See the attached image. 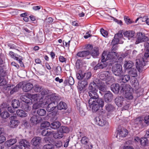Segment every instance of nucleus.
I'll use <instances>...</instances> for the list:
<instances>
[{
	"label": "nucleus",
	"instance_id": "f257e3e1",
	"mask_svg": "<svg viewBox=\"0 0 149 149\" xmlns=\"http://www.w3.org/2000/svg\"><path fill=\"white\" fill-rule=\"evenodd\" d=\"M149 57V49H146L144 56L140 58H138L136 59V68L138 71L141 69L145 65V61Z\"/></svg>",
	"mask_w": 149,
	"mask_h": 149
},
{
	"label": "nucleus",
	"instance_id": "f03ea898",
	"mask_svg": "<svg viewBox=\"0 0 149 149\" xmlns=\"http://www.w3.org/2000/svg\"><path fill=\"white\" fill-rule=\"evenodd\" d=\"M117 54L115 52H109L107 54H106V52L104 51L102 54L101 58H104L105 60V62L108 60H110V64L112 65L117 62V58H118Z\"/></svg>",
	"mask_w": 149,
	"mask_h": 149
},
{
	"label": "nucleus",
	"instance_id": "7ed1b4c3",
	"mask_svg": "<svg viewBox=\"0 0 149 149\" xmlns=\"http://www.w3.org/2000/svg\"><path fill=\"white\" fill-rule=\"evenodd\" d=\"M112 71L116 76H120L123 74L122 67L120 64H116L112 68Z\"/></svg>",
	"mask_w": 149,
	"mask_h": 149
},
{
	"label": "nucleus",
	"instance_id": "20e7f679",
	"mask_svg": "<svg viewBox=\"0 0 149 149\" xmlns=\"http://www.w3.org/2000/svg\"><path fill=\"white\" fill-rule=\"evenodd\" d=\"M148 39V38L145 36L144 33H142L141 32H139L137 33V38L135 44H137L146 41Z\"/></svg>",
	"mask_w": 149,
	"mask_h": 149
},
{
	"label": "nucleus",
	"instance_id": "39448f33",
	"mask_svg": "<svg viewBox=\"0 0 149 149\" xmlns=\"http://www.w3.org/2000/svg\"><path fill=\"white\" fill-rule=\"evenodd\" d=\"M101 62H99L93 68L94 70H97L99 69H103L106 68L107 64L105 62V60L104 58H101Z\"/></svg>",
	"mask_w": 149,
	"mask_h": 149
},
{
	"label": "nucleus",
	"instance_id": "423d86ee",
	"mask_svg": "<svg viewBox=\"0 0 149 149\" xmlns=\"http://www.w3.org/2000/svg\"><path fill=\"white\" fill-rule=\"evenodd\" d=\"M97 90L94 91H89L88 94L91 98L89 99L88 102V103H91L93 101L96 100L99 97L98 94L97 93Z\"/></svg>",
	"mask_w": 149,
	"mask_h": 149
},
{
	"label": "nucleus",
	"instance_id": "0eeeda50",
	"mask_svg": "<svg viewBox=\"0 0 149 149\" xmlns=\"http://www.w3.org/2000/svg\"><path fill=\"white\" fill-rule=\"evenodd\" d=\"M143 120L141 117H139L134 120V125L136 126L139 127V129H141L146 126Z\"/></svg>",
	"mask_w": 149,
	"mask_h": 149
},
{
	"label": "nucleus",
	"instance_id": "6e6552de",
	"mask_svg": "<svg viewBox=\"0 0 149 149\" xmlns=\"http://www.w3.org/2000/svg\"><path fill=\"white\" fill-rule=\"evenodd\" d=\"M127 87V86H125L124 88H122L120 90V92L122 93L125 92L124 96L125 98L128 100L132 99L133 98V96L132 93L130 90H126Z\"/></svg>",
	"mask_w": 149,
	"mask_h": 149
},
{
	"label": "nucleus",
	"instance_id": "1a4fd4ad",
	"mask_svg": "<svg viewBox=\"0 0 149 149\" xmlns=\"http://www.w3.org/2000/svg\"><path fill=\"white\" fill-rule=\"evenodd\" d=\"M110 72L108 71L101 72L98 74V77L100 79L106 81L108 80L111 77Z\"/></svg>",
	"mask_w": 149,
	"mask_h": 149
},
{
	"label": "nucleus",
	"instance_id": "9d476101",
	"mask_svg": "<svg viewBox=\"0 0 149 149\" xmlns=\"http://www.w3.org/2000/svg\"><path fill=\"white\" fill-rule=\"evenodd\" d=\"M94 120L96 124L100 126H103L107 124V121L102 118L100 116L96 117Z\"/></svg>",
	"mask_w": 149,
	"mask_h": 149
},
{
	"label": "nucleus",
	"instance_id": "9b49d317",
	"mask_svg": "<svg viewBox=\"0 0 149 149\" xmlns=\"http://www.w3.org/2000/svg\"><path fill=\"white\" fill-rule=\"evenodd\" d=\"M58 99L59 97L58 95L56 93H54L50 95L49 98L45 100V104H48L51 101L52 102L55 103V101L58 100Z\"/></svg>",
	"mask_w": 149,
	"mask_h": 149
},
{
	"label": "nucleus",
	"instance_id": "f8f14e48",
	"mask_svg": "<svg viewBox=\"0 0 149 149\" xmlns=\"http://www.w3.org/2000/svg\"><path fill=\"white\" fill-rule=\"evenodd\" d=\"M104 97L105 102H110L113 99V95L110 91H106L104 94Z\"/></svg>",
	"mask_w": 149,
	"mask_h": 149
},
{
	"label": "nucleus",
	"instance_id": "ddd939ff",
	"mask_svg": "<svg viewBox=\"0 0 149 149\" xmlns=\"http://www.w3.org/2000/svg\"><path fill=\"white\" fill-rule=\"evenodd\" d=\"M45 105H46V104H45V101H43V99L41 98L39 101L33 105L32 108L33 109H36Z\"/></svg>",
	"mask_w": 149,
	"mask_h": 149
},
{
	"label": "nucleus",
	"instance_id": "4468645a",
	"mask_svg": "<svg viewBox=\"0 0 149 149\" xmlns=\"http://www.w3.org/2000/svg\"><path fill=\"white\" fill-rule=\"evenodd\" d=\"M128 132L126 130H118L117 131L116 137L119 139L120 138L125 137L127 135Z\"/></svg>",
	"mask_w": 149,
	"mask_h": 149
},
{
	"label": "nucleus",
	"instance_id": "2eb2a0df",
	"mask_svg": "<svg viewBox=\"0 0 149 149\" xmlns=\"http://www.w3.org/2000/svg\"><path fill=\"white\" fill-rule=\"evenodd\" d=\"M41 141V138L40 137L36 136L32 139L31 141V143L35 146H39Z\"/></svg>",
	"mask_w": 149,
	"mask_h": 149
},
{
	"label": "nucleus",
	"instance_id": "dca6fc26",
	"mask_svg": "<svg viewBox=\"0 0 149 149\" xmlns=\"http://www.w3.org/2000/svg\"><path fill=\"white\" fill-rule=\"evenodd\" d=\"M41 118L37 115H33L32 116L30 119V122L33 125H36L40 123L42 121Z\"/></svg>",
	"mask_w": 149,
	"mask_h": 149
},
{
	"label": "nucleus",
	"instance_id": "f3484780",
	"mask_svg": "<svg viewBox=\"0 0 149 149\" xmlns=\"http://www.w3.org/2000/svg\"><path fill=\"white\" fill-rule=\"evenodd\" d=\"M14 116L11 117V119L9 123V125L11 128H14L16 127L18 125L19 121L15 118Z\"/></svg>",
	"mask_w": 149,
	"mask_h": 149
},
{
	"label": "nucleus",
	"instance_id": "a211bd4d",
	"mask_svg": "<svg viewBox=\"0 0 149 149\" xmlns=\"http://www.w3.org/2000/svg\"><path fill=\"white\" fill-rule=\"evenodd\" d=\"M88 80L84 79L81 81L78 82V88L80 91H82L88 84Z\"/></svg>",
	"mask_w": 149,
	"mask_h": 149
},
{
	"label": "nucleus",
	"instance_id": "6ab92c4d",
	"mask_svg": "<svg viewBox=\"0 0 149 149\" xmlns=\"http://www.w3.org/2000/svg\"><path fill=\"white\" fill-rule=\"evenodd\" d=\"M33 87V85L32 84L28 82L23 85L22 87V89L24 91L27 92L32 89Z\"/></svg>",
	"mask_w": 149,
	"mask_h": 149
},
{
	"label": "nucleus",
	"instance_id": "aec40b11",
	"mask_svg": "<svg viewBox=\"0 0 149 149\" xmlns=\"http://www.w3.org/2000/svg\"><path fill=\"white\" fill-rule=\"evenodd\" d=\"M122 88H124V86L120 87L119 84H113L111 86L112 91L116 94L118 93L120 89H121V90Z\"/></svg>",
	"mask_w": 149,
	"mask_h": 149
},
{
	"label": "nucleus",
	"instance_id": "412c9836",
	"mask_svg": "<svg viewBox=\"0 0 149 149\" xmlns=\"http://www.w3.org/2000/svg\"><path fill=\"white\" fill-rule=\"evenodd\" d=\"M28 93H26L25 95H22L20 97V99L24 102V103H29L32 102L31 99L29 97Z\"/></svg>",
	"mask_w": 149,
	"mask_h": 149
},
{
	"label": "nucleus",
	"instance_id": "4be33fe9",
	"mask_svg": "<svg viewBox=\"0 0 149 149\" xmlns=\"http://www.w3.org/2000/svg\"><path fill=\"white\" fill-rule=\"evenodd\" d=\"M90 53L93 58H97L100 54L99 48L97 47H94L91 50Z\"/></svg>",
	"mask_w": 149,
	"mask_h": 149
},
{
	"label": "nucleus",
	"instance_id": "5701e85b",
	"mask_svg": "<svg viewBox=\"0 0 149 149\" xmlns=\"http://www.w3.org/2000/svg\"><path fill=\"white\" fill-rule=\"evenodd\" d=\"M115 102L118 107H121L125 101L124 98L122 96H118L115 100Z\"/></svg>",
	"mask_w": 149,
	"mask_h": 149
},
{
	"label": "nucleus",
	"instance_id": "b1692460",
	"mask_svg": "<svg viewBox=\"0 0 149 149\" xmlns=\"http://www.w3.org/2000/svg\"><path fill=\"white\" fill-rule=\"evenodd\" d=\"M90 54V52L88 50H85L80 51L77 54V56L80 57L85 58Z\"/></svg>",
	"mask_w": 149,
	"mask_h": 149
},
{
	"label": "nucleus",
	"instance_id": "393cba45",
	"mask_svg": "<svg viewBox=\"0 0 149 149\" xmlns=\"http://www.w3.org/2000/svg\"><path fill=\"white\" fill-rule=\"evenodd\" d=\"M74 80L73 78L71 76H70L69 77H67L64 82V84L65 86L68 84L72 85L74 84Z\"/></svg>",
	"mask_w": 149,
	"mask_h": 149
},
{
	"label": "nucleus",
	"instance_id": "a878e982",
	"mask_svg": "<svg viewBox=\"0 0 149 149\" xmlns=\"http://www.w3.org/2000/svg\"><path fill=\"white\" fill-rule=\"evenodd\" d=\"M88 104L90 107L92 106V109L93 112L97 111L100 108L99 105L95 103V101H93V102H92V103Z\"/></svg>",
	"mask_w": 149,
	"mask_h": 149
},
{
	"label": "nucleus",
	"instance_id": "bb28decb",
	"mask_svg": "<svg viewBox=\"0 0 149 149\" xmlns=\"http://www.w3.org/2000/svg\"><path fill=\"white\" fill-rule=\"evenodd\" d=\"M19 143L22 146H23L25 148H29L30 146V142L26 139L21 140L19 141Z\"/></svg>",
	"mask_w": 149,
	"mask_h": 149
},
{
	"label": "nucleus",
	"instance_id": "cd10ccee",
	"mask_svg": "<svg viewBox=\"0 0 149 149\" xmlns=\"http://www.w3.org/2000/svg\"><path fill=\"white\" fill-rule=\"evenodd\" d=\"M17 142L16 139H12L7 140L5 143V146L7 147H9Z\"/></svg>",
	"mask_w": 149,
	"mask_h": 149
},
{
	"label": "nucleus",
	"instance_id": "c85d7f7f",
	"mask_svg": "<svg viewBox=\"0 0 149 149\" xmlns=\"http://www.w3.org/2000/svg\"><path fill=\"white\" fill-rule=\"evenodd\" d=\"M47 104H48V105L46 109L48 111H52L56 108V106H54L55 103L52 102L51 101L48 104H46V105Z\"/></svg>",
	"mask_w": 149,
	"mask_h": 149
},
{
	"label": "nucleus",
	"instance_id": "c756f323",
	"mask_svg": "<svg viewBox=\"0 0 149 149\" xmlns=\"http://www.w3.org/2000/svg\"><path fill=\"white\" fill-rule=\"evenodd\" d=\"M98 88V86L93 81L90 83L88 89L89 91H97Z\"/></svg>",
	"mask_w": 149,
	"mask_h": 149
},
{
	"label": "nucleus",
	"instance_id": "7c9ffc66",
	"mask_svg": "<svg viewBox=\"0 0 149 149\" xmlns=\"http://www.w3.org/2000/svg\"><path fill=\"white\" fill-rule=\"evenodd\" d=\"M134 32L132 31H128L124 33V35L125 37L127 38L128 40H130L134 36Z\"/></svg>",
	"mask_w": 149,
	"mask_h": 149
},
{
	"label": "nucleus",
	"instance_id": "2f4dec72",
	"mask_svg": "<svg viewBox=\"0 0 149 149\" xmlns=\"http://www.w3.org/2000/svg\"><path fill=\"white\" fill-rule=\"evenodd\" d=\"M61 125V123L59 122L55 121L53 122L50 124V127L52 129L56 130L59 128Z\"/></svg>",
	"mask_w": 149,
	"mask_h": 149
},
{
	"label": "nucleus",
	"instance_id": "473e14b6",
	"mask_svg": "<svg viewBox=\"0 0 149 149\" xmlns=\"http://www.w3.org/2000/svg\"><path fill=\"white\" fill-rule=\"evenodd\" d=\"M133 63L130 61H126L125 62L123 67L125 70L130 69L133 65Z\"/></svg>",
	"mask_w": 149,
	"mask_h": 149
},
{
	"label": "nucleus",
	"instance_id": "72a5a7b5",
	"mask_svg": "<svg viewBox=\"0 0 149 149\" xmlns=\"http://www.w3.org/2000/svg\"><path fill=\"white\" fill-rule=\"evenodd\" d=\"M105 109L108 112H112L115 109L114 106L111 104L108 103L105 106Z\"/></svg>",
	"mask_w": 149,
	"mask_h": 149
},
{
	"label": "nucleus",
	"instance_id": "f704fd0d",
	"mask_svg": "<svg viewBox=\"0 0 149 149\" xmlns=\"http://www.w3.org/2000/svg\"><path fill=\"white\" fill-rule=\"evenodd\" d=\"M52 134L54 137L55 139H60L63 136V134L59 130L57 132L54 133L53 131Z\"/></svg>",
	"mask_w": 149,
	"mask_h": 149
},
{
	"label": "nucleus",
	"instance_id": "c9c22d12",
	"mask_svg": "<svg viewBox=\"0 0 149 149\" xmlns=\"http://www.w3.org/2000/svg\"><path fill=\"white\" fill-rule=\"evenodd\" d=\"M57 109L59 110L66 109L67 108V105L65 103L61 102L57 106Z\"/></svg>",
	"mask_w": 149,
	"mask_h": 149
},
{
	"label": "nucleus",
	"instance_id": "e433bc0d",
	"mask_svg": "<svg viewBox=\"0 0 149 149\" xmlns=\"http://www.w3.org/2000/svg\"><path fill=\"white\" fill-rule=\"evenodd\" d=\"M52 132L53 131H50V129L47 128L43 130L41 134L43 136H48L51 135Z\"/></svg>",
	"mask_w": 149,
	"mask_h": 149
},
{
	"label": "nucleus",
	"instance_id": "4c0bfd02",
	"mask_svg": "<svg viewBox=\"0 0 149 149\" xmlns=\"http://www.w3.org/2000/svg\"><path fill=\"white\" fill-rule=\"evenodd\" d=\"M128 72L129 75L132 77H135L137 76V71L136 68H131Z\"/></svg>",
	"mask_w": 149,
	"mask_h": 149
},
{
	"label": "nucleus",
	"instance_id": "58836bf2",
	"mask_svg": "<svg viewBox=\"0 0 149 149\" xmlns=\"http://www.w3.org/2000/svg\"><path fill=\"white\" fill-rule=\"evenodd\" d=\"M43 90V88L41 86H40L38 84H35L34 86L32 89V91H34L35 92H39Z\"/></svg>",
	"mask_w": 149,
	"mask_h": 149
},
{
	"label": "nucleus",
	"instance_id": "ea45409f",
	"mask_svg": "<svg viewBox=\"0 0 149 149\" xmlns=\"http://www.w3.org/2000/svg\"><path fill=\"white\" fill-rule=\"evenodd\" d=\"M29 104L23 103L22 104V108L25 111L28 112L31 110V107L29 106Z\"/></svg>",
	"mask_w": 149,
	"mask_h": 149
},
{
	"label": "nucleus",
	"instance_id": "a19ab883",
	"mask_svg": "<svg viewBox=\"0 0 149 149\" xmlns=\"http://www.w3.org/2000/svg\"><path fill=\"white\" fill-rule=\"evenodd\" d=\"M20 105V104L19 100L14 99L12 101V105L13 108H17L19 107Z\"/></svg>",
	"mask_w": 149,
	"mask_h": 149
},
{
	"label": "nucleus",
	"instance_id": "79ce46f5",
	"mask_svg": "<svg viewBox=\"0 0 149 149\" xmlns=\"http://www.w3.org/2000/svg\"><path fill=\"white\" fill-rule=\"evenodd\" d=\"M132 86L133 87H134L136 90H138L139 88V83L137 80L136 79H134L131 81Z\"/></svg>",
	"mask_w": 149,
	"mask_h": 149
},
{
	"label": "nucleus",
	"instance_id": "37998d69",
	"mask_svg": "<svg viewBox=\"0 0 149 149\" xmlns=\"http://www.w3.org/2000/svg\"><path fill=\"white\" fill-rule=\"evenodd\" d=\"M16 113L17 115L21 117H25L27 116V114L23 110H18L17 111Z\"/></svg>",
	"mask_w": 149,
	"mask_h": 149
},
{
	"label": "nucleus",
	"instance_id": "c03bdc74",
	"mask_svg": "<svg viewBox=\"0 0 149 149\" xmlns=\"http://www.w3.org/2000/svg\"><path fill=\"white\" fill-rule=\"evenodd\" d=\"M84 73L81 70H79L76 73V77L79 80H81L84 78Z\"/></svg>",
	"mask_w": 149,
	"mask_h": 149
},
{
	"label": "nucleus",
	"instance_id": "a18cd8bd",
	"mask_svg": "<svg viewBox=\"0 0 149 149\" xmlns=\"http://www.w3.org/2000/svg\"><path fill=\"white\" fill-rule=\"evenodd\" d=\"M37 112L39 116H43L45 115L46 113V111L44 109H39L37 110Z\"/></svg>",
	"mask_w": 149,
	"mask_h": 149
},
{
	"label": "nucleus",
	"instance_id": "49530a36",
	"mask_svg": "<svg viewBox=\"0 0 149 149\" xmlns=\"http://www.w3.org/2000/svg\"><path fill=\"white\" fill-rule=\"evenodd\" d=\"M59 130L63 134L64 133H68L69 131V129L67 127L64 126L61 127Z\"/></svg>",
	"mask_w": 149,
	"mask_h": 149
},
{
	"label": "nucleus",
	"instance_id": "de8ad7c7",
	"mask_svg": "<svg viewBox=\"0 0 149 149\" xmlns=\"http://www.w3.org/2000/svg\"><path fill=\"white\" fill-rule=\"evenodd\" d=\"M95 101V103L98 104L99 106H100L101 107H103L104 105V102L102 99L101 98H98L96 99Z\"/></svg>",
	"mask_w": 149,
	"mask_h": 149
},
{
	"label": "nucleus",
	"instance_id": "09e8293b",
	"mask_svg": "<svg viewBox=\"0 0 149 149\" xmlns=\"http://www.w3.org/2000/svg\"><path fill=\"white\" fill-rule=\"evenodd\" d=\"M130 79V77L128 75H125L122 77L121 78L122 81L125 83L128 81Z\"/></svg>",
	"mask_w": 149,
	"mask_h": 149
},
{
	"label": "nucleus",
	"instance_id": "8fccbe9b",
	"mask_svg": "<svg viewBox=\"0 0 149 149\" xmlns=\"http://www.w3.org/2000/svg\"><path fill=\"white\" fill-rule=\"evenodd\" d=\"M140 143L141 146H145L148 143V140L146 138H142L141 139Z\"/></svg>",
	"mask_w": 149,
	"mask_h": 149
},
{
	"label": "nucleus",
	"instance_id": "3c124183",
	"mask_svg": "<svg viewBox=\"0 0 149 149\" xmlns=\"http://www.w3.org/2000/svg\"><path fill=\"white\" fill-rule=\"evenodd\" d=\"M8 89L10 90V93L11 94H13L14 92L17 91L18 90L17 87H13V85L12 86H9L8 87Z\"/></svg>",
	"mask_w": 149,
	"mask_h": 149
},
{
	"label": "nucleus",
	"instance_id": "603ef678",
	"mask_svg": "<svg viewBox=\"0 0 149 149\" xmlns=\"http://www.w3.org/2000/svg\"><path fill=\"white\" fill-rule=\"evenodd\" d=\"M55 74L56 75H60L61 72V68L60 66H58L54 70Z\"/></svg>",
	"mask_w": 149,
	"mask_h": 149
},
{
	"label": "nucleus",
	"instance_id": "864d4df0",
	"mask_svg": "<svg viewBox=\"0 0 149 149\" xmlns=\"http://www.w3.org/2000/svg\"><path fill=\"white\" fill-rule=\"evenodd\" d=\"M9 116V114L7 111H4L2 112L1 114V117L3 119H6Z\"/></svg>",
	"mask_w": 149,
	"mask_h": 149
},
{
	"label": "nucleus",
	"instance_id": "5fc2aeb1",
	"mask_svg": "<svg viewBox=\"0 0 149 149\" xmlns=\"http://www.w3.org/2000/svg\"><path fill=\"white\" fill-rule=\"evenodd\" d=\"M28 95H29V98L33 100L34 101L37 100L38 96V94H31L29 93V94Z\"/></svg>",
	"mask_w": 149,
	"mask_h": 149
},
{
	"label": "nucleus",
	"instance_id": "6e6d98bb",
	"mask_svg": "<svg viewBox=\"0 0 149 149\" xmlns=\"http://www.w3.org/2000/svg\"><path fill=\"white\" fill-rule=\"evenodd\" d=\"M4 76L0 77V86H3L6 84L7 82L6 79L4 78Z\"/></svg>",
	"mask_w": 149,
	"mask_h": 149
},
{
	"label": "nucleus",
	"instance_id": "4d7b16f0",
	"mask_svg": "<svg viewBox=\"0 0 149 149\" xmlns=\"http://www.w3.org/2000/svg\"><path fill=\"white\" fill-rule=\"evenodd\" d=\"M81 141L82 144L87 145L88 143V139L87 137L84 136L82 138Z\"/></svg>",
	"mask_w": 149,
	"mask_h": 149
},
{
	"label": "nucleus",
	"instance_id": "13d9d810",
	"mask_svg": "<svg viewBox=\"0 0 149 149\" xmlns=\"http://www.w3.org/2000/svg\"><path fill=\"white\" fill-rule=\"evenodd\" d=\"M50 123L47 121H45L41 124V126L42 128H45L50 126Z\"/></svg>",
	"mask_w": 149,
	"mask_h": 149
},
{
	"label": "nucleus",
	"instance_id": "bf43d9fd",
	"mask_svg": "<svg viewBox=\"0 0 149 149\" xmlns=\"http://www.w3.org/2000/svg\"><path fill=\"white\" fill-rule=\"evenodd\" d=\"M91 73L90 72H88L84 73V78L85 79L88 80L91 77Z\"/></svg>",
	"mask_w": 149,
	"mask_h": 149
},
{
	"label": "nucleus",
	"instance_id": "052dcab7",
	"mask_svg": "<svg viewBox=\"0 0 149 149\" xmlns=\"http://www.w3.org/2000/svg\"><path fill=\"white\" fill-rule=\"evenodd\" d=\"M54 146L52 144H47L44 145L42 149H54Z\"/></svg>",
	"mask_w": 149,
	"mask_h": 149
},
{
	"label": "nucleus",
	"instance_id": "680f3d73",
	"mask_svg": "<svg viewBox=\"0 0 149 149\" xmlns=\"http://www.w3.org/2000/svg\"><path fill=\"white\" fill-rule=\"evenodd\" d=\"M124 20L127 24H128L134 23V22L132 21L131 19L129 18L128 17L125 16L124 17Z\"/></svg>",
	"mask_w": 149,
	"mask_h": 149
},
{
	"label": "nucleus",
	"instance_id": "e2e57ef3",
	"mask_svg": "<svg viewBox=\"0 0 149 149\" xmlns=\"http://www.w3.org/2000/svg\"><path fill=\"white\" fill-rule=\"evenodd\" d=\"M100 32L102 35L104 37L107 36L108 33L104 29H102L100 30Z\"/></svg>",
	"mask_w": 149,
	"mask_h": 149
},
{
	"label": "nucleus",
	"instance_id": "0e129e2a",
	"mask_svg": "<svg viewBox=\"0 0 149 149\" xmlns=\"http://www.w3.org/2000/svg\"><path fill=\"white\" fill-rule=\"evenodd\" d=\"M41 94L42 95H47L49 92V91L46 89H43L42 90L41 92Z\"/></svg>",
	"mask_w": 149,
	"mask_h": 149
},
{
	"label": "nucleus",
	"instance_id": "69168bd1",
	"mask_svg": "<svg viewBox=\"0 0 149 149\" xmlns=\"http://www.w3.org/2000/svg\"><path fill=\"white\" fill-rule=\"evenodd\" d=\"M119 42V38L114 37V38L112 40V43L114 45L118 43Z\"/></svg>",
	"mask_w": 149,
	"mask_h": 149
},
{
	"label": "nucleus",
	"instance_id": "338daca9",
	"mask_svg": "<svg viewBox=\"0 0 149 149\" xmlns=\"http://www.w3.org/2000/svg\"><path fill=\"white\" fill-rule=\"evenodd\" d=\"M10 55L11 56L12 58H14L16 60H18V58L17 57H16L14 54V53L13 52H10L9 53Z\"/></svg>",
	"mask_w": 149,
	"mask_h": 149
},
{
	"label": "nucleus",
	"instance_id": "774afa93",
	"mask_svg": "<svg viewBox=\"0 0 149 149\" xmlns=\"http://www.w3.org/2000/svg\"><path fill=\"white\" fill-rule=\"evenodd\" d=\"M143 121L146 124H149V115L146 116L144 117Z\"/></svg>",
	"mask_w": 149,
	"mask_h": 149
}]
</instances>
